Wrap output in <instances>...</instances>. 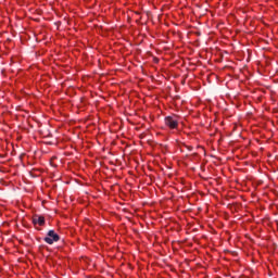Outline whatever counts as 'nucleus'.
Wrapping results in <instances>:
<instances>
[{
  "label": "nucleus",
  "instance_id": "f257e3e1",
  "mask_svg": "<svg viewBox=\"0 0 278 278\" xmlns=\"http://www.w3.org/2000/svg\"><path fill=\"white\" fill-rule=\"evenodd\" d=\"M47 244H53V242H60V235L55 233V230H49L48 237L43 238Z\"/></svg>",
  "mask_w": 278,
  "mask_h": 278
},
{
  "label": "nucleus",
  "instance_id": "f03ea898",
  "mask_svg": "<svg viewBox=\"0 0 278 278\" xmlns=\"http://www.w3.org/2000/svg\"><path fill=\"white\" fill-rule=\"evenodd\" d=\"M165 125L169 127V129H177L179 121H177V117L167 116L165 117Z\"/></svg>",
  "mask_w": 278,
  "mask_h": 278
},
{
  "label": "nucleus",
  "instance_id": "7ed1b4c3",
  "mask_svg": "<svg viewBox=\"0 0 278 278\" xmlns=\"http://www.w3.org/2000/svg\"><path fill=\"white\" fill-rule=\"evenodd\" d=\"M33 224L34 225H39L40 227H42L45 225V216L35 215L33 217Z\"/></svg>",
  "mask_w": 278,
  "mask_h": 278
}]
</instances>
